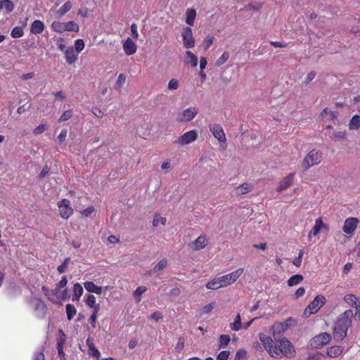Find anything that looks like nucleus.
Returning <instances> with one entry per match:
<instances>
[{"label": "nucleus", "mask_w": 360, "mask_h": 360, "mask_svg": "<svg viewBox=\"0 0 360 360\" xmlns=\"http://www.w3.org/2000/svg\"><path fill=\"white\" fill-rule=\"evenodd\" d=\"M198 132L195 130H191L179 136L176 143L181 146L189 144L196 140Z\"/></svg>", "instance_id": "10"}, {"label": "nucleus", "mask_w": 360, "mask_h": 360, "mask_svg": "<svg viewBox=\"0 0 360 360\" xmlns=\"http://www.w3.org/2000/svg\"><path fill=\"white\" fill-rule=\"evenodd\" d=\"M253 188V186L248 183H244L236 188V194L238 195H245L250 192Z\"/></svg>", "instance_id": "24"}, {"label": "nucleus", "mask_w": 360, "mask_h": 360, "mask_svg": "<svg viewBox=\"0 0 360 360\" xmlns=\"http://www.w3.org/2000/svg\"><path fill=\"white\" fill-rule=\"evenodd\" d=\"M208 245V240L205 235H200L193 242L188 245L193 251H199Z\"/></svg>", "instance_id": "12"}, {"label": "nucleus", "mask_w": 360, "mask_h": 360, "mask_svg": "<svg viewBox=\"0 0 360 360\" xmlns=\"http://www.w3.org/2000/svg\"><path fill=\"white\" fill-rule=\"evenodd\" d=\"M72 116V111L71 110H65L63 112L58 119L59 122H63L68 120Z\"/></svg>", "instance_id": "42"}, {"label": "nucleus", "mask_w": 360, "mask_h": 360, "mask_svg": "<svg viewBox=\"0 0 360 360\" xmlns=\"http://www.w3.org/2000/svg\"><path fill=\"white\" fill-rule=\"evenodd\" d=\"M243 273V269L239 268L230 274L216 277L208 282L206 288L210 290H217L221 288L226 287L233 283Z\"/></svg>", "instance_id": "2"}, {"label": "nucleus", "mask_w": 360, "mask_h": 360, "mask_svg": "<svg viewBox=\"0 0 360 360\" xmlns=\"http://www.w3.org/2000/svg\"><path fill=\"white\" fill-rule=\"evenodd\" d=\"M70 259L69 257L65 259V260L63 261L62 264H60V266H58L57 270L60 274H62L65 271V269L67 268V266L70 262Z\"/></svg>", "instance_id": "51"}, {"label": "nucleus", "mask_w": 360, "mask_h": 360, "mask_svg": "<svg viewBox=\"0 0 360 360\" xmlns=\"http://www.w3.org/2000/svg\"><path fill=\"white\" fill-rule=\"evenodd\" d=\"M33 360H44V354L42 351L34 353Z\"/></svg>", "instance_id": "64"}, {"label": "nucleus", "mask_w": 360, "mask_h": 360, "mask_svg": "<svg viewBox=\"0 0 360 360\" xmlns=\"http://www.w3.org/2000/svg\"><path fill=\"white\" fill-rule=\"evenodd\" d=\"M91 112L97 117L98 118H101L103 117V111L99 109L98 108H96V107H94L92 109H91Z\"/></svg>", "instance_id": "62"}, {"label": "nucleus", "mask_w": 360, "mask_h": 360, "mask_svg": "<svg viewBox=\"0 0 360 360\" xmlns=\"http://www.w3.org/2000/svg\"><path fill=\"white\" fill-rule=\"evenodd\" d=\"M330 340V335L327 333H323L318 335H316L311 342V345L316 348L323 347L329 342Z\"/></svg>", "instance_id": "11"}, {"label": "nucleus", "mask_w": 360, "mask_h": 360, "mask_svg": "<svg viewBox=\"0 0 360 360\" xmlns=\"http://www.w3.org/2000/svg\"><path fill=\"white\" fill-rule=\"evenodd\" d=\"M349 127L352 130L360 129V116L359 115H355L352 117Z\"/></svg>", "instance_id": "28"}, {"label": "nucleus", "mask_w": 360, "mask_h": 360, "mask_svg": "<svg viewBox=\"0 0 360 360\" xmlns=\"http://www.w3.org/2000/svg\"><path fill=\"white\" fill-rule=\"evenodd\" d=\"M359 223L358 219L354 217L347 218L344 223L342 230L347 234H350L356 229Z\"/></svg>", "instance_id": "14"}, {"label": "nucleus", "mask_w": 360, "mask_h": 360, "mask_svg": "<svg viewBox=\"0 0 360 360\" xmlns=\"http://www.w3.org/2000/svg\"><path fill=\"white\" fill-rule=\"evenodd\" d=\"M287 328L286 324H283L282 323L276 324L273 326V336L276 340L278 338V335L281 334L282 332H283Z\"/></svg>", "instance_id": "27"}, {"label": "nucleus", "mask_w": 360, "mask_h": 360, "mask_svg": "<svg viewBox=\"0 0 360 360\" xmlns=\"http://www.w3.org/2000/svg\"><path fill=\"white\" fill-rule=\"evenodd\" d=\"M231 328L235 331H238L241 328V321L239 314L236 316L235 321L231 324Z\"/></svg>", "instance_id": "41"}, {"label": "nucleus", "mask_w": 360, "mask_h": 360, "mask_svg": "<svg viewBox=\"0 0 360 360\" xmlns=\"http://www.w3.org/2000/svg\"><path fill=\"white\" fill-rule=\"evenodd\" d=\"M182 41L184 47L191 49L195 46V41L193 36V32L191 27H184L182 32Z\"/></svg>", "instance_id": "7"}, {"label": "nucleus", "mask_w": 360, "mask_h": 360, "mask_svg": "<svg viewBox=\"0 0 360 360\" xmlns=\"http://www.w3.org/2000/svg\"><path fill=\"white\" fill-rule=\"evenodd\" d=\"M198 112L195 108H188L182 112V117L179 119L180 121H191L192 120Z\"/></svg>", "instance_id": "18"}, {"label": "nucleus", "mask_w": 360, "mask_h": 360, "mask_svg": "<svg viewBox=\"0 0 360 360\" xmlns=\"http://www.w3.org/2000/svg\"><path fill=\"white\" fill-rule=\"evenodd\" d=\"M86 304L89 307L95 309V307H99L98 304H96V298L93 295H89L86 299Z\"/></svg>", "instance_id": "47"}, {"label": "nucleus", "mask_w": 360, "mask_h": 360, "mask_svg": "<svg viewBox=\"0 0 360 360\" xmlns=\"http://www.w3.org/2000/svg\"><path fill=\"white\" fill-rule=\"evenodd\" d=\"M98 311H99V307H95V309H94L93 314L91 315V316L89 318V322L94 328L96 327L97 314H98Z\"/></svg>", "instance_id": "48"}, {"label": "nucleus", "mask_w": 360, "mask_h": 360, "mask_svg": "<svg viewBox=\"0 0 360 360\" xmlns=\"http://www.w3.org/2000/svg\"><path fill=\"white\" fill-rule=\"evenodd\" d=\"M60 216L68 219L73 214V209L70 207V202L68 199H63L58 202Z\"/></svg>", "instance_id": "8"}, {"label": "nucleus", "mask_w": 360, "mask_h": 360, "mask_svg": "<svg viewBox=\"0 0 360 360\" xmlns=\"http://www.w3.org/2000/svg\"><path fill=\"white\" fill-rule=\"evenodd\" d=\"M353 312L346 310L340 315L334 326L333 336L336 340H342L347 335V330L351 326Z\"/></svg>", "instance_id": "1"}, {"label": "nucleus", "mask_w": 360, "mask_h": 360, "mask_svg": "<svg viewBox=\"0 0 360 360\" xmlns=\"http://www.w3.org/2000/svg\"><path fill=\"white\" fill-rule=\"evenodd\" d=\"M230 352L226 350L221 351L217 356V360H227Z\"/></svg>", "instance_id": "53"}, {"label": "nucleus", "mask_w": 360, "mask_h": 360, "mask_svg": "<svg viewBox=\"0 0 360 360\" xmlns=\"http://www.w3.org/2000/svg\"><path fill=\"white\" fill-rule=\"evenodd\" d=\"M186 22L190 26L194 25V20L196 17V11L193 8L188 9L186 11Z\"/></svg>", "instance_id": "25"}, {"label": "nucleus", "mask_w": 360, "mask_h": 360, "mask_svg": "<svg viewBox=\"0 0 360 360\" xmlns=\"http://www.w3.org/2000/svg\"><path fill=\"white\" fill-rule=\"evenodd\" d=\"M67 134H68V130L65 129H62L60 133L59 134V135L57 137L58 142L59 143L64 142L67 137Z\"/></svg>", "instance_id": "54"}, {"label": "nucleus", "mask_w": 360, "mask_h": 360, "mask_svg": "<svg viewBox=\"0 0 360 360\" xmlns=\"http://www.w3.org/2000/svg\"><path fill=\"white\" fill-rule=\"evenodd\" d=\"M344 299L349 305L354 307L357 311H359L360 300L355 294H346Z\"/></svg>", "instance_id": "19"}, {"label": "nucleus", "mask_w": 360, "mask_h": 360, "mask_svg": "<svg viewBox=\"0 0 360 360\" xmlns=\"http://www.w3.org/2000/svg\"><path fill=\"white\" fill-rule=\"evenodd\" d=\"M65 57L68 64L75 63L78 58V53L75 52L72 47H68L65 51Z\"/></svg>", "instance_id": "17"}, {"label": "nucleus", "mask_w": 360, "mask_h": 360, "mask_svg": "<svg viewBox=\"0 0 360 360\" xmlns=\"http://www.w3.org/2000/svg\"><path fill=\"white\" fill-rule=\"evenodd\" d=\"M214 41V37L213 36H212V35L207 36L203 41L205 49H208L212 46Z\"/></svg>", "instance_id": "50"}, {"label": "nucleus", "mask_w": 360, "mask_h": 360, "mask_svg": "<svg viewBox=\"0 0 360 360\" xmlns=\"http://www.w3.org/2000/svg\"><path fill=\"white\" fill-rule=\"evenodd\" d=\"M278 346L276 351L278 353V356H274L276 359H281L283 356L292 358L295 356V351L292 343L286 338H282L280 340H276Z\"/></svg>", "instance_id": "3"}, {"label": "nucleus", "mask_w": 360, "mask_h": 360, "mask_svg": "<svg viewBox=\"0 0 360 360\" xmlns=\"http://www.w3.org/2000/svg\"><path fill=\"white\" fill-rule=\"evenodd\" d=\"M325 297L321 295H318L316 298L309 304L304 310L305 315H310L318 311V310L324 304Z\"/></svg>", "instance_id": "6"}, {"label": "nucleus", "mask_w": 360, "mask_h": 360, "mask_svg": "<svg viewBox=\"0 0 360 360\" xmlns=\"http://www.w3.org/2000/svg\"><path fill=\"white\" fill-rule=\"evenodd\" d=\"M295 179V173H290L280 181L277 191L281 192L289 188L293 183Z\"/></svg>", "instance_id": "15"}, {"label": "nucleus", "mask_w": 360, "mask_h": 360, "mask_svg": "<svg viewBox=\"0 0 360 360\" xmlns=\"http://www.w3.org/2000/svg\"><path fill=\"white\" fill-rule=\"evenodd\" d=\"M89 349L91 356L94 357H98L100 356V352L96 349L94 345L89 347Z\"/></svg>", "instance_id": "63"}, {"label": "nucleus", "mask_w": 360, "mask_h": 360, "mask_svg": "<svg viewBox=\"0 0 360 360\" xmlns=\"http://www.w3.org/2000/svg\"><path fill=\"white\" fill-rule=\"evenodd\" d=\"M30 306L34 309L35 315L39 318L44 317L46 307L44 303L38 297L32 298L30 302Z\"/></svg>", "instance_id": "9"}, {"label": "nucleus", "mask_w": 360, "mask_h": 360, "mask_svg": "<svg viewBox=\"0 0 360 360\" xmlns=\"http://www.w3.org/2000/svg\"><path fill=\"white\" fill-rule=\"evenodd\" d=\"M44 30V24L39 20H35L30 26V32L34 34H39Z\"/></svg>", "instance_id": "20"}, {"label": "nucleus", "mask_w": 360, "mask_h": 360, "mask_svg": "<svg viewBox=\"0 0 360 360\" xmlns=\"http://www.w3.org/2000/svg\"><path fill=\"white\" fill-rule=\"evenodd\" d=\"M65 31L77 32L79 30V26L73 20L65 23Z\"/></svg>", "instance_id": "29"}, {"label": "nucleus", "mask_w": 360, "mask_h": 360, "mask_svg": "<svg viewBox=\"0 0 360 360\" xmlns=\"http://www.w3.org/2000/svg\"><path fill=\"white\" fill-rule=\"evenodd\" d=\"M68 283V280L65 276H63L62 279L59 281V283L57 284V288L56 290H60L61 288L66 286Z\"/></svg>", "instance_id": "59"}, {"label": "nucleus", "mask_w": 360, "mask_h": 360, "mask_svg": "<svg viewBox=\"0 0 360 360\" xmlns=\"http://www.w3.org/2000/svg\"><path fill=\"white\" fill-rule=\"evenodd\" d=\"M179 87V81L176 79H172L168 83L169 90H176Z\"/></svg>", "instance_id": "52"}, {"label": "nucleus", "mask_w": 360, "mask_h": 360, "mask_svg": "<svg viewBox=\"0 0 360 360\" xmlns=\"http://www.w3.org/2000/svg\"><path fill=\"white\" fill-rule=\"evenodd\" d=\"M323 226V220L321 219V217H319L318 219H316L315 221V224L314 226H313L312 229L309 231V234H308V238L309 239L311 238V236H316L321 227Z\"/></svg>", "instance_id": "22"}, {"label": "nucleus", "mask_w": 360, "mask_h": 360, "mask_svg": "<svg viewBox=\"0 0 360 360\" xmlns=\"http://www.w3.org/2000/svg\"><path fill=\"white\" fill-rule=\"evenodd\" d=\"M167 222L166 217H162L160 214H155L153 217V225L158 226L159 224L165 225Z\"/></svg>", "instance_id": "34"}, {"label": "nucleus", "mask_w": 360, "mask_h": 360, "mask_svg": "<svg viewBox=\"0 0 360 360\" xmlns=\"http://www.w3.org/2000/svg\"><path fill=\"white\" fill-rule=\"evenodd\" d=\"M247 357V351L244 349H240L235 355V359L238 360L245 359Z\"/></svg>", "instance_id": "49"}, {"label": "nucleus", "mask_w": 360, "mask_h": 360, "mask_svg": "<svg viewBox=\"0 0 360 360\" xmlns=\"http://www.w3.org/2000/svg\"><path fill=\"white\" fill-rule=\"evenodd\" d=\"M259 340L262 343L263 347L268 352L269 356L274 358V356H278V353L276 351L277 345H275L272 338L265 334H259Z\"/></svg>", "instance_id": "5"}, {"label": "nucleus", "mask_w": 360, "mask_h": 360, "mask_svg": "<svg viewBox=\"0 0 360 360\" xmlns=\"http://www.w3.org/2000/svg\"><path fill=\"white\" fill-rule=\"evenodd\" d=\"M46 130L45 124H41L33 130L35 135L41 134Z\"/></svg>", "instance_id": "57"}, {"label": "nucleus", "mask_w": 360, "mask_h": 360, "mask_svg": "<svg viewBox=\"0 0 360 360\" xmlns=\"http://www.w3.org/2000/svg\"><path fill=\"white\" fill-rule=\"evenodd\" d=\"M23 34V29L21 27L17 26L12 30L11 35L13 38H19L22 37Z\"/></svg>", "instance_id": "40"}, {"label": "nucleus", "mask_w": 360, "mask_h": 360, "mask_svg": "<svg viewBox=\"0 0 360 360\" xmlns=\"http://www.w3.org/2000/svg\"><path fill=\"white\" fill-rule=\"evenodd\" d=\"M84 285L86 291L89 292H101L102 288L96 285L91 281L85 282Z\"/></svg>", "instance_id": "26"}, {"label": "nucleus", "mask_w": 360, "mask_h": 360, "mask_svg": "<svg viewBox=\"0 0 360 360\" xmlns=\"http://www.w3.org/2000/svg\"><path fill=\"white\" fill-rule=\"evenodd\" d=\"M271 45H272L274 47H279V48H285L287 47L288 44L284 42V41H270Z\"/></svg>", "instance_id": "61"}, {"label": "nucleus", "mask_w": 360, "mask_h": 360, "mask_svg": "<svg viewBox=\"0 0 360 360\" xmlns=\"http://www.w3.org/2000/svg\"><path fill=\"white\" fill-rule=\"evenodd\" d=\"M210 130L219 142L226 143V135L221 125L217 124H211L210 125Z\"/></svg>", "instance_id": "13"}, {"label": "nucleus", "mask_w": 360, "mask_h": 360, "mask_svg": "<svg viewBox=\"0 0 360 360\" xmlns=\"http://www.w3.org/2000/svg\"><path fill=\"white\" fill-rule=\"evenodd\" d=\"M231 338L228 335H221L219 337V347H224L230 342Z\"/></svg>", "instance_id": "44"}, {"label": "nucleus", "mask_w": 360, "mask_h": 360, "mask_svg": "<svg viewBox=\"0 0 360 360\" xmlns=\"http://www.w3.org/2000/svg\"><path fill=\"white\" fill-rule=\"evenodd\" d=\"M328 115L329 116V120H333L338 117V112L337 111H332L329 110L328 108H326L323 110L322 112L321 113V115Z\"/></svg>", "instance_id": "39"}, {"label": "nucleus", "mask_w": 360, "mask_h": 360, "mask_svg": "<svg viewBox=\"0 0 360 360\" xmlns=\"http://www.w3.org/2000/svg\"><path fill=\"white\" fill-rule=\"evenodd\" d=\"M72 8V3L68 1H66L57 11V14L59 16L64 15L66 13H68Z\"/></svg>", "instance_id": "31"}, {"label": "nucleus", "mask_w": 360, "mask_h": 360, "mask_svg": "<svg viewBox=\"0 0 360 360\" xmlns=\"http://www.w3.org/2000/svg\"><path fill=\"white\" fill-rule=\"evenodd\" d=\"M215 307V302H212L204 306L200 310V315L210 313Z\"/></svg>", "instance_id": "43"}, {"label": "nucleus", "mask_w": 360, "mask_h": 360, "mask_svg": "<svg viewBox=\"0 0 360 360\" xmlns=\"http://www.w3.org/2000/svg\"><path fill=\"white\" fill-rule=\"evenodd\" d=\"M2 4V8L7 13H11L14 9V4L11 0H0Z\"/></svg>", "instance_id": "35"}, {"label": "nucleus", "mask_w": 360, "mask_h": 360, "mask_svg": "<svg viewBox=\"0 0 360 360\" xmlns=\"http://www.w3.org/2000/svg\"><path fill=\"white\" fill-rule=\"evenodd\" d=\"M123 49L127 56H131L136 52L137 46L131 39L127 38L123 44Z\"/></svg>", "instance_id": "16"}, {"label": "nucleus", "mask_w": 360, "mask_h": 360, "mask_svg": "<svg viewBox=\"0 0 360 360\" xmlns=\"http://www.w3.org/2000/svg\"><path fill=\"white\" fill-rule=\"evenodd\" d=\"M347 137V133L345 131H338L333 135L334 140L345 139Z\"/></svg>", "instance_id": "56"}, {"label": "nucleus", "mask_w": 360, "mask_h": 360, "mask_svg": "<svg viewBox=\"0 0 360 360\" xmlns=\"http://www.w3.org/2000/svg\"><path fill=\"white\" fill-rule=\"evenodd\" d=\"M131 32L132 37L134 39H138L139 38V32H138V28L136 23H132L131 25Z\"/></svg>", "instance_id": "55"}, {"label": "nucleus", "mask_w": 360, "mask_h": 360, "mask_svg": "<svg viewBox=\"0 0 360 360\" xmlns=\"http://www.w3.org/2000/svg\"><path fill=\"white\" fill-rule=\"evenodd\" d=\"M65 23L60 21H53L51 24V29L58 33H63L65 32Z\"/></svg>", "instance_id": "32"}, {"label": "nucleus", "mask_w": 360, "mask_h": 360, "mask_svg": "<svg viewBox=\"0 0 360 360\" xmlns=\"http://www.w3.org/2000/svg\"><path fill=\"white\" fill-rule=\"evenodd\" d=\"M167 265V260L162 259L153 268V271L158 273L162 271Z\"/></svg>", "instance_id": "37"}, {"label": "nucleus", "mask_w": 360, "mask_h": 360, "mask_svg": "<svg viewBox=\"0 0 360 360\" xmlns=\"http://www.w3.org/2000/svg\"><path fill=\"white\" fill-rule=\"evenodd\" d=\"M66 294H49V300L53 303L61 304Z\"/></svg>", "instance_id": "30"}, {"label": "nucleus", "mask_w": 360, "mask_h": 360, "mask_svg": "<svg viewBox=\"0 0 360 360\" xmlns=\"http://www.w3.org/2000/svg\"><path fill=\"white\" fill-rule=\"evenodd\" d=\"M185 63L195 68L198 65V57L191 51H186L185 53Z\"/></svg>", "instance_id": "21"}, {"label": "nucleus", "mask_w": 360, "mask_h": 360, "mask_svg": "<svg viewBox=\"0 0 360 360\" xmlns=\"http://www.w3.org/2000/svg\"><path fill=\"white\" fill-rule=\"evenodd\" d=\"M229 53L228 51H224L222 55L217 60L216 65L220 66L224 64L228 59L229 58Z\"/></svg>", "instance_id": "38"}, {"label": "nucleus", "mask_w": 360, "mask_h": 360, "mask_svg": "<svg viewBox=\"0 0 360 360\" xmlns=\"http://www.w3.org/2000/svg\"><path fill=\"white\" fill-rule=\"evenodd\" d=\"M95 211V209L94 206H89L85 210H84L82 212V215L84 217H89Z\"/></svg>", "instance_id": "60"}, {"label": "nucleus", "mask_w": 360, "mask_h": 360, "mask_svg": "<svg viewBox=\"0 0 360 360\" xmlns=\"http://www.w3.org/2000/svg\"><path fill=\"white\" fill-rule=\"evenodd\" d=\"M67 318L68 320H71L76 314V309L75 307L70 304H68L65 307Z\"/></svg>", "instance_id": "36"}, {"label": "nucleus", "mask_w": 360, "mask_h": 360, "mask_svg": "<svg viewBox=\"0 0 360 360\" xmlns=\"http://www.w3.org/2000/svg\"><path fill=\"white\" fill-rule=\"evenodd\" d=\"M343 351L341 346H333L327 349V354L330 358H336L339 356Z\"/></svg>", "instance_id": "23"}, {"label": "nucleus", "mask_w": 360, "mask_h": 360, "mask_svg": "<svg viewBox=\"0 0 360 360\" xmlns=\"http://www.w3.org/2000/svg\"><path fill=\"white\" fill-rule=\"evenodd\" d=\"M322 160V153L320 150L313 149L310 150L304 157L302 163V167L304 170L319 165Z\"/></svg>", "instance_id": "4"}, {"label": "nucleus", "mask_w": 360, "mask_h": 360, "mask_svg": "<svg viewBox=\"0 0 360 360\" xmlns=\"http://www.w3.org/2000/svg\"><path fill=\"white\" fill-rule=\"evenodd\" d=\"M85 44L83 39H78L75 41V48L76 51L79 53L84 49Z\"/></svg>", "instance_id": "45"}, {"label": "nucleus", "mask_w": 360, "mask_h": 360, "mask_svg": "<svg viewBox=\"0 0 360 360\" xmlns=\"http://www.w3.org/2000/svg\"><path fill=\"white\" fill-rule=\"evenodd\" d=\"M126 76L124 74H120L118 78L116 81V84L120 87L122 86V85L125 83Z\"/></svg>", "instance_id": "58"}, {"label": "nucleus", "mask_w": 360, "mask_h": 360, "mask_svg": "<svg viewBox=\"0 0 360 360\" xmlns=\"http://www.w3.org/2000/svg\"><path fill=\"white\" fill-rule=\"evenodd\" d=\"M303 255H304V250H300L299 252L298 256L297 257H295L292 261V264L295 266L299 267L301 266Z\"/></svg>", "instance_id": "46"}, {"label": "nucleus", "mask_w": 360, "mask_h": 360, "mask_svg": "<svg viewBox=\"0 0 360 360\" xmlns=\"http://www.w3.org/2000/svg\"><path fill=\"white\" fill-rule=\"evenodd\" d=\"M303 280V276L301 274H295L291 276L288 280V285L289 286L296 285Z\"/></svg>", "instance_id": "33"}]
</instances>
